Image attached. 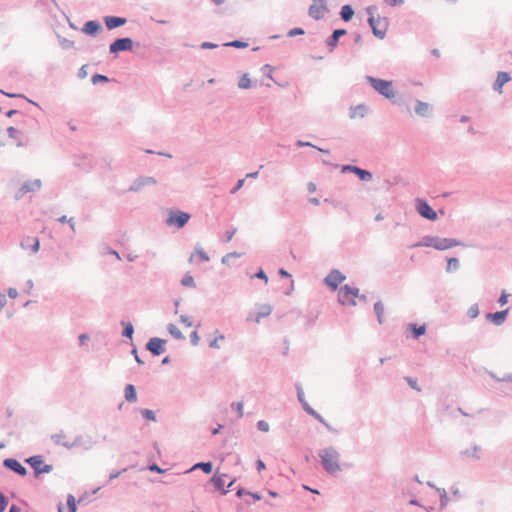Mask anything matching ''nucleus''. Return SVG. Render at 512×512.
Here are the masks:
<instances>
[{"mask_svg":"<svg viewBox=\"0 0 512 512\" xmlns=\"http://www.w3.org/2000/svg\"><path fill=\"white\" fill-rule=\"evenodd\" d=\"M348 291H349V285L348 284L340 287V289L338 291V301H339V303L341 305H352V306H355L356 305V301H355L354 298H352L350 296Z\"/></svg>","mask_w":512,"mask_h":512,"instance_id":"dca6fc26","label":"nucleus"},{"mask_svg":"<svg viewBox=\"0 0 512 512\" xmlns=\"http://www.w3.org/2000/svg\"><path fill=\"white\" fill-rule=\"evenodd\" d=\"M410 328L412 330L413 337L415 339H417L420 336L424 335L425 332H426V326L425 325L418 326L417 324H410Z\"/></svg>","mask_w":512,"mask_h":512,"instance_id":"e433bc0d","label":"nucleus"},{"mask_svg":"<svg viewBox=\"0 0 512 512\" xmlns=\"http://www.w3.org/2000/svg\"><path fill=\"white\" fill-rule=\"evenodd\" d=\"M257 428L258 430L262 431V432H268L269 429H270V426H269V423L265 420H259L257 422Z\"/></svg>","mask_w":512,"mask_h":512,"instance_id":"13d9d810","label":"nucleus"},{"mask_svg":"<svg viewBox=\"0 0 512 512\" xmlns=\"http://www.w3.org/2000/svg\"><path fill=\"white\" fill-rule=\"evenodd\" d=\"M34 470L36 476L42 473H50L53 466L50 464H43V457L41 455H34L25 460Z\"/></svg>","mask_w":512,"mask_h":512,"instance_id":"423d86ee","label":"nucleus"},{"mask_svg":"<svg viewBox=\"0 0 512 512\" xmlns=\"http://www.w3.org/2000/svg\"><path fill=\"white\" fill-rule=\"evenodd\" d=\"M460 267L459 260L456 257H451L447 260L446 272L450 273L457 271Z\"/></svg>","mask_w":512,"mask_h":512,"instance_id":"c9c22d12","label":"nucleus"},{"mask_svg":"<svg viewBox=\"0 0 512 512\" xmlns=\"http://www.w3.org/2000/svg\"><path fill=\"white\" fill-rule=\"evenodd\" d=\"M296 146L298 147H312V148H315L317 149L318 151L322 152V153H329V150H326V149H323V148H320V147H317L316 145L312 144L311 142L309 141H303V140H297L295 142Z\"/></svg>","mask_w":512,"mask_h":512,"instance_id":"a19ab883","label":"nucleus"},{"mask_svg":"<svg viewBox=\"0 0 512 512\" xmlns=\"http://www.w3.org/2000/svg\"><path fill=\"white\" fill-rule=\"evenodd\" d=\"M510 80L511 77L508 72H498L497 78L493 84V89L501 94L503 85L509 82Z\"/></svg>","mask_w":512,"mask_h":512,"instance_id":"412c9836","label":"nucleus"},{"mask_svg":"<svg viewBox=\"0 0 512 512\" xmlns=\"http://www.w3.org/2000/svg\"><path fill=\"white\" fill-rule=\"evenodd\" d=\"M223 476H213L211 478V481L213 482L215 488L217 490H220L221 491V494L222 495H226L228 493V490L224 488V479H223Z\"/></svg>","mask_w":512,"mask_h":512,"instance_id":"c85d7f7f","label":"nucleus"},{"mask_svg":"<svg viewBox=\"0 0 512 512\" xmlns=\"http://www.w3.org/2000/svg\"><path fill=\"white\" fill-rule=\"evenodd\" d=\"M124 397L127 402L134 403L137 401V393L135 386L127 384L124 388Z\"/></svg>","mask_w":512,"mask_h":512,"instance_id":"a878e982","label":"nucleus"},{"mask_svg":"<svg viewBox=\"0 0 512 512\" xmlns=\"http://www.w3.org/2000/svg\"><path fill=\"white\" fill-rule=\"evenodd\" d=\"M367 83L380 95L385 97L386 99H393L396 95V92L393 88V82L390 80H384L380 78H376L370 75L365 76Z\"/></svg>","mask_w":512,"mask_h":512,"instance_id":"7ed1b4c3","label":"nucleus"},{"mask_svg":"<svg viewBox=\"0 0 512 512\" xmlns=\"http://www.w3.org/2000/svg\"><path fill=\"white\" fill-rule=\"evenodd\" d=\"M354 10L351 5H343L340 10V17L343 21L348 22L352 19Z\"/></svg>","mask_w":512,"mask_h":512,"instance_id":"cd10ccee","label":"nucleus"},{"mask_svg":"<svg viewBox=\"0 0 512 512\" xmlns=\"http://www.w3.org/2000/svg\"><path fill=\"white\" fill-rule=\"evenodd\" d=\"M223 46L225 47H234V48H246L248 46L247 42L241 41V40H233L227 43H224Z\"/></svg>","mask_w":512,"mask_h":512,"instance_id":"c03bdc74","label":"nucleus"},{"mask_svg":"<svg viewBox=\"0 0 512 512\" xmlns=\"http://www.w3.org/2000/svg\"><path fill=\"white\" fill-rule=\"evenodd\" d=\"M261 69H262L263 73L266 75V77L273 79L272 73L274 71V68L271 65L265 64L262 66Z\"/></svg>","mask_w":512,"mask_h":512,"instance_id":"bf43d9fd","label":"nucleus"},{"mask_svg":"<svg viewBox=\"0 0 512 512\" xmlns=\"http://www.w3.org/2000/svg\"><path fill=\"white\" fill-rule=\"evenodd\" d=\"M272 312V307L269 304H263L260 306L259 312L256 313L255 316H252L250 313L247 317V321H255L256 323H260L262 318L268 317Z\"/></svg>","mask_w":512,"mask_h":512,"instance_id":"aec40b11","label":"nucleus"},{"mask_svg":"<svg viewBox=\"0 0 512 512\" xmlns=\"http://www.w3.org/2000/svg\"><path fill=\"white\" fill-rule=\"evenodd\" d=\"M436 491L439 493V496H440V506H441V508H443L449 502V497H448V495L446 493V490L443 489V488H436Z\"/></svg>","mask_w":512,"mask_h":512,"instance_id":"37998d69","label":"nucleus"},{"mask_svg":"<svg viewBox=\"0 0 512 512\" xmlns=\"http://www.w3.org/2000/svg\"><path fill=\"white\" fill-rule=\"evenodd\" d=\"M140 413L141 415L147 419V420H150V421H156V415H155V412L153 410H150V409H141L140 410Z\"/></svg>","mask_w":512,"mask_h":512,"instance_id":"3c124183","label":"nucleus"},{"mask_svg":"<svg viewBox=\"0 0 512 512\" xmlns=\"http://www.w3.org/2000/svg\"><path fill=\"white\" fill-rule=\"evenodd\" d=\"M104 23L108 30H113L125 25L127 23V19L119 16H106L104 17Z\"/></svg>","mask_w":512,"mask_h":512,"instance_id":"6ab92c4d","label":"nucleus"},{"mask_svg":"<svg viewBox=\"0 0 512 512\" xmlns=\"http://www.w3.org/2000/svg\"><path fill=\"white\" fill-rule=\"evenodd\" d=\"M479 315V307L478 304H473L469 307L467 311V316L471 319L477 318Z\"/></svg>","mask_w":512,"mask_h":512,"instance_id":"603ef678","label":"nucleus"},{"mask_svg":"<svg viewBox=\"0 0 512 512\" xmlns=\"http://www.w3.org/2000/svg\"><path fill=\"white\" fill-rule=\"evenodd\" d=\"M508 312H509V309L497 311L494 313H487L486 319L491 321L496 326H500L505 322Z\"/></svg>","mask_w":512,"mask_h":512,"instance_id":"a211bd4d","label":"nucleus"},{"mask_svg":"<svg viewBox=\"0 0 512 512\" xmlns=\"http://www.w3.org/2000/svg\"><path fill=\"white\" fill-rule=\"evenodd\" d=\"M66 437V434L63 430H60L58 433H55V434H52L50 436V439L52 440V442L57 445V446H62L64 447V443L66 441H64L63 439Z\"/></svg>","mask_w":512,"mask_h":512,"instance_id":"473e14b6","label":"nucleus"},{"mask_svg":"<svg viewBox=\"0 0 512 512\" xmlns=\"http://www.w3.org/2000/svg\"><path fill=\"white\" fill-rule=\"evenodd\" d=\"M121 325L123 326L122 336L125 338L132 339L134 334V326L131 322L121 321Z\"/></svg>","mask_w":512,"mask_h":512,"instance_id":"c756f323","label":"nucleus"},{"mask_svg":"<svg viewBox=\"0 0 512 512\" xmlns=\"http://www.w3.org/2000/svg\"><path fill=\"white\" fill-rule=\"evenodd\" d=\"M318 456L320 458L321 465L324 471L330 475H333L339 471H341L340 466V453L339 451L333 447H325L318 451Z\"/></svg>","mask_w":512,"mask_h":512,"instance_id":"f257e3e1","label":"nucleus"},{"mask_svg":"<svg viewBox=\"0 0 512 512\" xmlns=\"http://www.w3.org/2000/svg\"><path fill=\"white\" fill-rule=\"evenodd\" d=\"M405 380H406V382L408 383V385H409L412 389H414V390H416V391H420V390H421V389H420V387L418 386V383H417V379H416V378H412V377H409V376H408V377H405Z\"/></svg>","mask_w":512,"mask_h":512,"instance_id":"4d7b16f0","label":"nucleus"},{"mask_svg":"<svg viewBox=\"0 0 512 512\" xmlns=\"http://www.w3.org/2000/svg\"><path fill=\"white\" fill-rule=\"evenodd\" d=\"M9 504V499L2 492H0V512H4Z\"/></svg>","mask_w":512,"mask_h":512,"instance_id":"5fc2aeb1","label":"nucleus"},{"mask_svg":"<svg viewBox=\"0 0 512 512\" xmlns=\"http://www.w3.org/2000/svg\"><path fill=\"white\" fill-rule=\"evenodd\" d=\"M3 466L6 469H9L22 477L26 476L28 473L27 469L17 459H14V458L4 459Z\"/></svg>","mask_w":512,"mask_h":512,"instance_id":"ddd939ff","label":"nucleus"},{"mask_svg":"<svg viewBox=\"0 0 512 512\" xmlns=\"http://www.w3.org/2000/svg\"><path fill=\"white\" fill-rule=\"evenodd\" d=\"M148 470L151 472L163 474L166 472V470L162 469L158 464L152 463L148 466Z\"/></svg>","mask_w":512,"mask_h":512,"instance_id":"680f3d73","label":"nucleus"},{"mask_svg":"<svg viewBox=\"0 0 512 512\" xmlns=\"http://www.w3.org/2000/svg\"><path fill=\"white\" fill-rule=\"evenodd\" d=\"M488 375L497 382H512V373L505 374L503 377H498L494 372L489 371Z\"/></svg>","mask_w":512,"mask_h":512,"instance_id":"79ce46f5","label":"nucleus"},{"mask_svg":"<svg viewBox=\"0 0 512 512\" xmlns=\"http://www.w3.org/2000/svg\"><path fill=\"white\" fill-rule=\"evenodd\" d=\"M67 507H68V512H76L77 511L76 500L72 494H68V496H67Z\"/></svg>","mask_w":512,"mask_h":512,"instance_id":"de8ad7c7","label":"nucleus"},{"mask_svg":"<svg viewBox=\"0 0 512 512\" xmlns=\"http://www.w3.org/2000/svg\"><path fill=\"white\" fill-rule=\"evenodd\" d=\"M237 229L236 228H233L231 230H227L224 234V241L225 242H229L232 240V238L234 237L235 233H236Z\"/></svg>","mask_w":512,"mask_h":512,"instance_id":"0e129e2a","label":"nucleus"},{"mask_svg":"<svg viewBox=\"0 0 512 512\" xmlns=\"http://www.w3.org/2000/svg\"><path fill=\"white\" fill-rule=\"evenodd\" d=\"M245 179H239L236 183V185L232 188L230 191L231 194H235L237 191H239L243 185H244Z\"/></svg>","mask_w":512,"mask_h":512,"instance_id":"774afa93","label":"nucleus"},{"mask_svg":"<svg viewBox=\"0 0 512 512\" xmlns=\"http://www.w3.org/2000/svg\"><path fill=\"white\" fill-rule=\"evenodd\" d=\"M191 215L179 209H169L165 224L169 227L183 228L190 220Z\"/></svg>","mask_w":512,"mask_h":512,"instance_id":"20e7f679","label":"nucleus"},{"mask_svg":"<svg viewBox=\"0 0 512 512\" xmlns=\"http://www.w3.org/2000/svg\"><path fill=\"white\" fill-rule=\"evenodd\" d=\"M366 113H367V107L364 104L352 106V107H350V110H349V116L352 119L357 116H359L360 118H363V117H365Z\"/></svg>","mask_w":512,"mask_h":512,"instance_id":"393cba45","label":"nucleus"},{"mask_svg":"<svg viewBox=\"0 0 512 512\" xmlns=\"http://www.w3.org/2000/svg\"><path fill=\"white\" fill-rule=\"evenodd\" d=\"M101 28L102 27L98 21L89 20L84 24L82 31L87 35L94 36L101 30Z\"/></svg>","mask_w":512,"mask_h":512,"instance_id":"5701e85b","label":"nucleus"},{"mask_svg":"<svg viewBox=\"0 0 512 512\" xmlns=\"http://www.w3.org/2000/svg\"><path fill=\"white\" fill-rule=\"evenodd\" d=\"M42 187V181L40 179L27 180L25 181L19 190L15 194V199H21L27 193L37 192Z\"/></svg>","mask_w":512,"mask_h":512,"instance_id":"6e6552de","label":"nucleus"},{"mask_svg":"<svg viewBox=\"0 0 512 512\" xmlns=\"http://www.w3.org/2000/svg\"><path fill=\"white\" fill-rule=\"evenodd\" d=\"M199 340H200V338H199V335H198L197 331H193V332H191V334H190V341H191V344H192L193 346H197V345H198V343H199Z\"/></svg>","mask_w":512,"mask_h":512,"instance_id":"69168bd1","label":"nucleus"},{"mask_svg":"<svg viewBox=\"0 0 512 512\" xmlns=\"http://www.w3.org/2000/svg\"><path fill=\"white\" fill-rule=\"evenodd\" d=\"M7 133H8V136H9L10 138H12V139H17V136H18V134H19V131H18L16 128H14V127L10 126V127H8V128H7Z\"/></svg>","mask_w":512,"mask_h":512,"instance_id":"338daca9","label":"nucleus"},{"mask_svg":"<svg viewBox=\"0 0 512 512\" xmlns=\"http://www.w3.org/2000/svg\"><path fill=\"white\" fill-rule=\"evenodd\" d=\"M167 330L168 332L170 333V335L177 339V340H184L185 337L184 335L182 334V332L177 328L176 325H174L173 323H169L167 325Z\"/></svg>","mask_w":512,"mask_h":512,"instance_id":"2f4dec72","label":"nucleus"},{"mask_svg":"<svg viewBox=\"0 0 512 512\" xmlns=\"http://www.w3.org/2000/svg\"><path fill=\"white\" fill-rule=\"evenodd\" d=\"M480 446L478 445H474L473 448L470 450V449H466L464 451H462L461 453L467 457H472L474 459H479L480 458V455H479V452H480Z\"/></svg>","mask_w":512,"mask_h":512,"instance_id":"4c0bfd02","label":"nucleus"},{"mask_svg":"<svg viewBox=\"0 0 512 512\" xmlns=\"http://www.w3.org/2000/svg\"><path fill=\"white\" fill-rule=\"evenodd\" d=\"M305 33L304 29L300 28V27H296V28H293V29H290L288 31V36L289 37H294V36H298V35H303Z\"/></svg>","mask_w":512,"mask_h":512,"instance_id":"052dcab7","label":"nucleus"},{"mask_svg":"<svg viewBox=\"0 0 512 512\" xmlns=\"http://www.w3.org/2000/svg\"><path fill=\"white\" fill-rule=\"evenodd\" d=\"M434 243H435V236L426 235L422 238L421 241L411 245V248H416V247H432V248H434Z\"/></svg>","mask_w":512,"mask_h":512,"instance_id":"bb28decb","label":"nucleus"},{"mask_svg":"<svg viewBox=\"0 0 512 512\" xmlns=\"http://www.w3.org/2000/svg\"><path fill=\"white\" fill-rule=\"evenodd\" d=\"M21 247L24 249L30 248L33 253H36L40 249L39 239L35 237H27L21 242Z\"/></svg>","mask_w":512,"mask_h":512,"instance_id":"b1692460","label":"nucleus"},{"mask_svg":"<svg viewBox=\"0 0 512 512\" xmlns=\"http://www.w3.org/2000/svg\"><path fill=\"white\" fill-rule=\"evenodd\" d=\"M346 279V276L339 270L333 269L324 279L325 284L333 291H335L339 284Z\"/></svg>","mask_w":512,"mask_h":512,"instance_id":"9b49d317","label":"nucleus"},{"mask_svg":"<svg viewBox=\"0 0 512 512\" xmlns=\"http://www.w3.org/2000/svg\"><path fill=\"white\" fill-rule=\"evenodd\" d=\"M157 180L152 176H140L136 178L128 188L129 192L137 193L145 186L156 185Z\"/></svg>","mask_w":512,"mask_h":512,"instance_id":"9d476101","label":"nucleus"},{"mask_svg":"<svg viewBox=\"0 0 512 512\" xmlns=\"http://www.w3.org/2000/svg\"><path fill=\"white\" fill-rule=\"evenodd\" d=\"M198 468L201 469L204 473L210 474L213 470V465L211 462H199V463H196L191 468V470L198 469Z\"/></svg>","mask_w":512,"mask_h":512,"instance_id":"f704fd0d","label":"nucleus"},{"mask_svg":"<svg viewBox=\"0 0 512 512\" xmlns=\"http://www.w3.org/2000/svg\"><path fill=\"white\" fill-rule=\"evenodd\" d=\"M58 40H59L60 46L65 50L72 49L74 47V42L69 39L58 36Z\"/></svg>","mask_w":512,"mask_h":512,"instance_id":"09e8293b","label":"nucleus"},{"mask_svg":"<svg viewBox=\"0 0 512 512\" xmlns=\"http://www.w3.org/2000/svg\"><path fill=\"white\" fill-rule=\"evenodd\" d=\"M250 86H251V80L248 77V74H244L238 82V87L241 89H248V88H250Z\"/></svg>","mask_w":512,"mask_h":512,"instance_id":"a18cd8bd","label":"nucleus"},{"mask_svg":"<svg viewBox=\"0 0 512 512\" xmlns=\"http://www.w3.org/2000/svg\"><path fill=\"white\" fill-rule=\"evenodd\" d=\"M181 284L185 287L195 288L196 284L193 276L190 273H186L181 279Z\"/></svg>","mask_w":512,"mask_h":512,"instance_id":"ea45409f","label":"nucleus"},{"mask_svg":"<svg viewBox=\"0 0 512 512\" xmlns=\"http://www.w3.org/2000/svg\"><path fill=\"white\" fill-rule=\"evenodd\" d=\"M224 335L223 334H219L215 339H213L210 343H209V346L211 348H214V349H220V345L218 344V341L219 340H224Z\"/></svg>","mask_w":512,"mask_h":512,"instance_id":"e2e57ef3","label":"nucleus"},{"mask_svg":"<svg viewBox=\"0 0 512 512\" xmlns=\"http://www.w3.org/2000/svg\"><path fill=\"white\" fill-rule=\"evenodd\" d=\"M295 386H296V390H297L298 401L300 402L301 406L303 407L305 405V403H308L305 400L303 388H302L301 384H299V383H297Z\"/></svg>","mask_w":512,"mask_h":512,"instance_id":"8fccbe9b","label":"nucleus"},{"mask_svg":"<svg viewBox=\"0 0 512 512\" xmlns=\"http://www.w3.org/2000/svg\"><path fill=\"white\" fill-rule=\"evenodd\" d=\"M346 34H347L346 29H335L332 32V34L325 41L330 52H332L337 47L340 37H342Z\"/></svg>","mask_w":512,"mask_h":512,"instance_id":"2eb2a0df","label":"nucleus"},{"mask_svg":"<svg viewBox=\"0 0 512 512\" xmlns=\"http://www.w3.org/2000/svg\"><path fill=\"white\" fill-rule=\"evenodd\" d=\"M320 5L313 4L309 7V16L315 20H319L323 17V13L327 11L325 0H319Z\"/></svg>","mask_w":512,"mask_h":512,"instance_id":"f3484780","label":"nucleus"},{"mask_svg":"<svg viewBox=\"0 0 512 512\" xmlns=\"http://www.w3.org/2000/svg\"><path fill=\"white\" fill-rule=\"evenodd\" d=\"M231 407L237 412L238 417L241 418L243 416V402H233Z\"/></svg>","mask_w":512,"mask_h":512,"instance_id":"6e6d98bb","label":"nucleus"},{"mask_svg":"<svg viewBox=\"0 0 512 512\" xmlns=\"http://www.w3.org/2000/svg\"><path fill=\"white\" fill-rule=\"evenodd\" d=\"M374 312L377 316V320H378V323L379 324H382L383 323V314H384V305L382 303V301H377L375 304H374Z\"/></svg>","mask_w":512,"mask_h":512,"instance_id":"72a5a7b5","label":"nucleus"},{"mask_svg":"<svg viewBox=\"0 0 512 512\" xmlns=\"http://www.w3.org/2000/svg\"><path fill=\"white\" fill-rule=\"evenodd\" d=\"M110 79L106 75L94 74L91 78V82L96 85L98 83H108Z\"/></svg>","mask_w":512,"mask_h":512,"instance_id":"49530a36","label":"nucleus"},{"mask_svg":"<svg viewBox=\"0 0 512 512\" xmlns=\"http://www.w3.org/2000/svg\"><path fill=\"white\" fill-rule=\"evenodd\" d=\"M302 408L308 415L312 416L317 421H323V417L317 411H315L308 403H305V405Z\"/></svg>","mask_w":512,"mask_h":512,"instance_id":"58836bf2","label":"nucleus"},{"mask_svg":"<svg viewBox=\"0 0 512 512\" xmlns=\"http://www.w3.org/2000/svg\"><path fill=\"white\" fill-rule=\"evenodd\" d=\"M460 245H462V243L454 238H441L435 236L434 249L436 250L444 251Z\"/></svg>","mask_w":512,"mask_h":512,"instance_id":"f8f14e48","label":"nucleus"},{"mask_svg":"<svg viewBox=\"0 0 512 512\" xmlns=\"http://www.w3.org/2000/svg\"><path fill=\"white\" fill-rule=\"evenodd\" d=\"M134 47V41L130 37H122L115 39L109 46L111 54H118L119 52L131 51Z\"/></svg>","mask_w":512,"mask_h":512,"instance_id":"0eeeda50","label":"nucleus"},{"mask_svg":"<svg viewBox=\"0 0 512 512\" xmlns=\"http://www.w3.org/2000/svg\"><path fill=\"white\" fill-rule=\"evenodd\" d=\"M166 340L158 337L150 338L146 343V350H148L152 355L159 356L166 351L165 344Z\"/></svg>","mask_w":512,"mask_h":512,"instance_id":"1a4fd4ad","label":"nucleus"},{"mask_svg":"<svg viewBox=\"0 0 512 512\" xmlns=\"http://www.w3.org/2000/svg\"><path fill=\"white\" fill-rule=\"evenodd\" d=\"M415 208L421 217L430 221L437 220V212L428 204L426 200L417 198L415 201Z\"/></svg>","mask_w":512,"mask_h":512,"instance_id":"39448f33","label":"nucleus"},{"mask_svg":"<svg viewBox=\"0 0 512 512\" xmlns=\"http://www.w3.org/2000/svg\"><path fill=\"white\" fill-rule=\"evenodd\" d=\"M415 113L421 117H430L431 116V106L427 102H423L420 100H416Z\"/></svg>","mask_w":512,"mask_h":512,"instance_id":"4be33fe9","label":"nucleus"},{"mask_svg":"<svg viewBox=\"0 0 512 512\" xmlns=\"http://www.w3.org/2000/svg\"><path fill=\"white\" fill-rule=\"evenodd\" d=\"M361 181H371L372 180V173L366 169H362L357 166V169L354 173Z\"/></svg>","mask_w":512,"mask_h":512,"instance_id":"7c9ffc66","label":"nucleus"},{"mask_svg":"<svg viewBox=\"0 0 512 512\" xmlns=\"http://www.w3.org/2000/svg\"><path fill=\"white\" fill-rule=\"evenodd\" d=\"M195 253L199 257V259L203 262H207L210 260L208 254L202 248H195Z\"/></svg>","mask_w":512,"mask_h":512,"instance_id":"864d4df0","label":"nucleus"},{"mask_svg":"<svg viewBox=\"0 0 512 512\" xmlns=\"http://www.w3.org/2000/svg\"><path fill=\"white\" fill-rule=\"evenodd\" d=\"M376 9L377 8L375 6H368L366 8V13L369 15L368 24L372 30L373 35L379 39H383L386 36L388 29V20L385 17H375L374 12Z\"/></svg>","mask_w":512,"mask_h":512,"instance_id":"f03ea898","label":"nucleus"},{"mask_svg":"<svg viewBox=\"0 0 512 512\" xmlns=\"http://www.w3.org/2000/svg\"><path fill=\"white\" fill-rule=\"evenodd\" d=\"M76 447H83L85 450H89L92 447L91 439H85L83 435H76L72 442H65L64 448L71 450Z\"/></svg>","mask_w":512,"mask_h":512,"instance_id":"4468645a","label":"nucleus"}]
</instances>
